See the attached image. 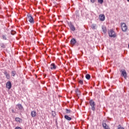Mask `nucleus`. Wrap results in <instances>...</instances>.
I'll return each instance as SVG.
<instances>
[{"mask_svg": "<svg viewBox=\"0 0 129 129\" xmlns=\"http://www.w3.org/2000/svg\"><path fill=\"white\" fill-rule=\"evenodd\" d=\"M117 129H124V128L123 127H121L120 124H119L117 126Z\"/></svg>", "mask_w": 129, "mask_h": 129, "instance_id": "obj_23", "label": "nucleus"}, {"mask_svg": "<svg viewBox=\"0 0 129 129\" xmlns=\"http://www.w3.org/2000/svg\"><path fill=\"white\" fill-rule=\"evenodd\" d=\"M31 115L32 117H36V116H37V112H36V110H33L31 111Z\"/></svg>", "mask_w": 129, "mask_h": 129, "instance_id": "obj_6", "label": "nucleus"}, {"mask_svg": "<svg viewBox=\"0 0 129 129\" xmlns=\"http://www.w3.org/2000/svg\"><path fill=\"white\" fill-rule=\"evenodd\" d=\"M79 83H80V84H81V85H83V81L82 80H79Z\"/></svg>", "mask_w": 129, "mask_h": 129, "instance_id": "obj_24", "label": "nucleus"}, {"mask_svg": "<svg viewBox=\"0 0 129 129\" xmlns=\"http://www.w3.org/2000/svg\"><path fill=\"white\" fill-rule=\"evenodd\" d=\"M98 2L99 4H102L103 3V0H98Z\"/></svg>", "mask_w": 129, "mask_h": 129, "instance_id": "obj_26", "label": "nucleus"}, {"mask_svg": "<svg viewBox=\"0 0 129 129\" xmlns=\"http://www.w3.org/2000/svg\"><path fill=\"white\" fill-rule=\"evenodd\" d=\"M15 120L17 122H22L23 121V120L21 119L20 117H16L15 118Z\"/></svg>", "mask_w": 129, "mask_h": 129, "instance_id": "obj_13", "label": "nucleus"}, {"mask_svg": "<svg viewBox=\"0 0 129 129\" xmlns=\"http://www.w3.org/2000/svg\"><path fill=\"white\" fill-rule=\"evenodd\" d=\"M64 118L67 119V120H71L72 119V118H71V117H69V116L67 115H64Z\"/></svg>", "mask_w": 129, "mask_h": 129, "instance_id": "obj_14", "label": "nucleus"}, {"mask_svg": "<svg viewBox=\"0 0 129 129\" xmlns=\"http://www.w3.org/2000/svg\"><path fill=\"white\" fill-rule=\"evenodd\" d=\"M56 68H57V67H56V66L55 65V63H52L50 64V69H51V70H55Z\"/></svg>", "mask_w": 129, "mask_h": 129, "instance_id": "obj_9", "label": "nucleus"}, {"mask_svg": "<svg viewBox=\"0 0 129 129\" xmlns=\"http://www.w3.org/2000/svg\"><path fill=\"white\" fill-rule=\"evenodd\" d=\"M12 112L13 113H16V112H15V110H14V109H12Z\"/></svg>", "mask_w": 129, "mask_h": 129, "instance_id": "obj_30", "label": "nucleus"}, {"mask_svg": "<svg viewBox=\"0 0 129 129\" xmlns=\"http://www.w3.org/2000/svg\"><path fill=\"white\" fill-rule=\"evenodd\" d=\"M100 21H104L105 20V16L103 14H101L99 16Z\"/></svg>", "mask_w": 129, "mask_h": 129, "instance_id": "obj_7", "label": "nucleus"}, {"mask_svg": "<svg viewBox=\"0 0 129 129\" xmlns=\"http://www.w3.org/2000/svg\"><path fill=\"white\" fill-rule=\"evenodd\" d=\"M91 27L93 30H95L96 28V24H92Z\"/></svg>", "mask_w": 129, "mask_h": 129, "instance_id": "obj_20", "label": "nucleus"}, {"mask_svg": "<svg viewBox=\"0 0 129 129\" xmlns=\"http://www.w3.org/2000/svg\"><path fill=\"white\" fill-rule=\"evenodd\" d=\"M102 125L104 129H110L109 127H108V125H107V124H106L105 123H103Z\"/></svg>", "mask_w": 129, "mask_h": 129, "instance_id": "obj_12", "label": "nucleus"}, {"mask_svg": "<svg viewBox=\"0 0 129 129\" xmlns=\"http://www.w3.org/2000/svg\"><path fill=\"white\" fill-rule=\"evenodd\" d=\"M3 40H7V36L3 35Z\"/></svg>", "mask_w": 129, "mask_h": 129, "instance_id": "obj_25", "label": "nucleus"}, {"mask_svg": "<svg viewBox=\"0 0 129 129\" xmlns=\"http://www.w3.org/2000/svg\"><path fill=\"white\" fill-rule=\"evenodd\" d=\"M17 106L18 107V108H19V109H20V110H22V109H23V106H22V104H18L17 105Z\"/></svg>", "mask_w": 129, "mask_h": 129, "instance_id": "obj_16", "label": "nucleus"}, {"mask_svg": "<svg viewBox=\"0 0 129 129\" xmlns=\"http://www.w3.org/2000/svg\"><path fill=\"white\" fill-rule=\"evenodd\" d=\"M16 71H12V76L13 77H15V76H16Z\"/></svg>", "mask_w": 129, "mask_h": 129, "instance_id": "obj_21", "label": "nucleus"}, {"mask_svg": "<svg viewBox=\"0 0 129 129\" xmlns=\"http://www.w3.org/2000/svg\"><path fill=\"white\" fill-rule=\"evenodd\" d=\"M66 112L68 114L69 113H72V111H71L70 109H66Z\"/></svg>", "mask_w": 129, "mask_h": 129, "instance_id": "obj_18", "label": "nucleus"}, {"mask_svg": "<svg viewBox=\"0 0 129 129\" xmlns=\"http://www.w3.org/2000/svg\"><path fill=\"white\" fill-rule=\"evenodd\" d=\"M116 37V33H114L113 34V38H115Z\"/></svg>", "mask_w": 129, "mask_h": 129, "instance_id": "obj_28", "label": "nucleus"}, {"mask_svg": "<svg viewBox=\"0 0 129 129\" xmlns=\"http://www.w3.org/2000/svg\"><path fill=\"white\" fill-rule=\"evenodd\" d=\"M71 45H75L76 44V39L75 38H72L71 40Z\"/></svg>", "mask_w": 129, "mask_h": 129, "instance_id": "obj_10", "label": "nucleus"}, {"mask_svg": "<svg viewBox=\"0 0 129 129\" xmlns=\"http://www.w3.org/2000/svg\"><path fill=\"white\" fill-rule=\"evenodd\" d=\"M70 28L72 31H75V27H74V25H71Z\"/></svg>", "mask_w": 129, "mask_h": 129, "instance_id": "obj_17", "label": "nucleus"}, {"mask_svg": "<svg viewBox=\"0 0 129 129\" xmlns=\"http://www.w3.org/2000/svg\"><path fill=\"white\" fill-rule=\"evenodd\" d=\"M128 47L129 48V44H128Z\"/></svg>", "mask_w": 129, "mask_h": 129, "instance_id": "obj_33", "label": "nucleus"}, {"mask_svg": "<svg viewBox=\"0 0 129 129\" xmlns=\"http://www.w3.org/2000/svg\"><path fill=\"white\" fill-rule=\"evenodd\" d=\"M4 74L7 79H9V80L11 79V76L10 75V74L8 73V72L7 71H5Z\"/></svg>", "mask_w": 129, "mask_h": 129, "instance_id": "obj_5", "label": "nucleus"}, {"mask_svg": "<svg viewBox=\"0 0 129 129\" xmlns=\"http://www.w3.org/2000/svg\"><path fill=\"white\" fill-rule=\"evenodd\" d=\"M0 46H1V48H2V49L6 48V45L4 43L0 44Z\"/></svg>", "mask_w": 129, "mask_h": 129, "instance_id": "obj_22", "label": "nucleus"}, {"mask_svg": "<svg viewBox=\"0 0 129 129\" xmlns=\"http://www.w3.org/2000/svg\"><path fill=\"white\" fill-rule=\"evenodd\" d=\"M89 104L90 106H91V109L93 111H95V102L93 100H90L89 101Z\"/></svg>", "mask_w": 129, "mask_h": 129, "instance_id": "obj_2", "label": "nucleus"}, {"mask_svg": "<svg viewBox=\"0 0 129 129\" xmlns=\"http://www.w3.org/2000/svg\"><path fill=\"white\" fill-rule=\"evenodd\" d=\"M90 1L92 3H94L95 2V0H90Z\"/></svg>", "mask_w": 129, "mask_h": 129, "instance_id": "obj_31", "label": "nucleus"}, {"mask_svg": "<svg viewBox=\"0 0 129 129\" xmlns=\"http://www.w3.org/2000/svg\"><path fill=\"white\" fill-rule=\"evenodd\" d=\"M91 76H90V75L89 74H87L86 75V79H87L88 80H89V79H90L91 78Z\"/></svg>", "mask_w": 129, "mask_h": 129, "instance_id": "obj_19", "label": "nucleus"}, {"mask_svg": "<svg viewBox=\"0 0 129 129\" xmlns=\"http://www.w3.org/2000/svg\"><path fill=\"white\" fill-rule=\"evenodd\" d=\"M26 20L28 21V22L30 24H34L35 23V21H34V18L32 16V15L30 14L27 15V17L26 18Z\"/></svg>", "mask_w": 129, "mask_h": 129, "instance_id": "obj_1", "label": "nucleus"}, {"mask_svg": "<svg viewBox=\"0 0 129 129\" xmlns=\"http://www.w3.org/2000/svg\"><path fill=\"white\" fill-rule=\"evenodd\" d=\"M6 87L8 89H11L12 88V82H11V81H8L6 83Z\"/></svg>", "mask_w": 129, "mask_h": 129, "instance_id": "obj_4", "label": "nucleus"}, {"mask_svg": "<svg viewBox=\"0 0 129 129\" xmlns=\"http://www.w3.org/2000/svg\"><path fill=\"white\" fill-rule=\"evenodd\" d=\"M11 34H12V35H15V34H16V31H11Z\"/></svg>", "mask_w": 129, "mask_h": 129, "instance_id": "obj_27", "label": "nucleus"}, {"mask_svg": "<svg viewBox=\"0 0 129 129\" xmlns=\"http://www.w3.org/2000/svg\"><path fill=\"white\" fill-rule=\"evenodd\" d=\"M120 72H121V74L122 76H123V77H124V78H125L126 77V72L125 71V70H121L120 71Z\"/></svg>", "mask_w": 129, "mask_h": 129, "instance_id": "obj_8", "label": "nucleus"}, {"mask_svg": "<svg viewBox=\"0 0 129 129\" xmlns=\"http://www.w3.org/2000/svg\"><path fill=\"white\" fill-rule=\"evenodd\" d=\"M127 1L128 2V3H129V0H127Z\"/></svg>", "mask_w": 129, "mask_h": 129, "instance_id": "obj_32", "label": "nucleus"}, {"mask_svg": "<svg viewBox=\"0 0 129 129\" xmlns=\"http://www.w3.org/2000/svg\"><path fill=\"white\" fill-rule=\"evenodd\" d=\"M121 30L123 32H126L127 30V27L126 26V24L125 23H121Z\"/></svg>", "mask_w": 129, "mask_h": 129, "instance_id": "obj_3", "label": "nucleus"}, {"mask_svg": "<svg viewBox=\"0 0 129 129\" xmlns=\"http://www.w3.org/2000/svg\"><path fill=\"white\" fill-rule=\"evenodd\" d=\"M102 30L103 33H104V34L106 33L107 30H106V27L105 26H102Z\"/></svg>", "mask_w": 129, "mask_h": 129, "instance_id": "obj_15", "label": "nucleus"}, {"mask_svg": "<svg viewBox=\"0 0 129 129\" xmlns=\"http://www.w3.org/2000/svg\"><path fill=\"white\" fill-rule=\"evenodd\" d=\"M109 37H113V30H110L109 31Z\"/></svg>", "mask_w": 129, "mask_h": 129, "instance_id": "obj_11", "label": "nucleus"}, {"mask_svg": "<svg viewBox=\"0 0 129 129\" xmlns=\"http://www.w3.org/2000/svg\"><path fill=\"white\" fill-rule=\"evenodd\" d=\"M15 129H22V128H21V127L17 126V127H15Z\"/></svg>", "mask_w": 129, "mask_h": 129, "instance_id": "obj_29", "label": "nucleus"}]
</instances>
